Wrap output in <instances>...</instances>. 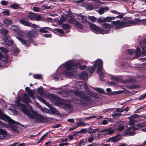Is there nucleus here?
Listing matches in <instances>:
<instances>
[{
    "label": "nucleus",
    "instance_id": "c03bdc74",
    "mask_svg": "<svg viewBox=\"0 0 146 146\" xmlns=\"http://www.w3.org/2000/svg\"><path fill=\"white\" fill-rule=\"evenodd\" d=\"M38 92L40 94L41 96L44 94V92L43 90V88L42 87H39L38 88Z\"/></svg>",
    "mask_w": 146,
    "mask_h": 146
},
{
    "label": "nucleus",
    "instance_id": "79ce46f5",
    "mask_svg": "<svg viewBox=\"0 0 146 146\" xmlns=\"http://www.w3.org/2000/svg\"><path fill=\"white\" fill-rule=\"evenodd\" d=\"M2 13L3 15L5 16H8L10 15L9 10L8 9H7L2 11Z\"/></svg>",
    "mask_w": 146,
    "mask_h": 146
},
{
    "label": "nucleus",
    "instance_id": "de8ad7c7",
    "mask_svg": "<svg viewBox=\"0 0 146 146\" xmlns=\"http://www.w3.org/2000/svg\"><path fill=\"white\" fill-rule=\"evenodd\" d=\"M2 59V61L4 62L7 63H8L9 61V57L7 56H4L3 59Z\"/></svg>",
    "mask_w": 146,
    "mask_h": 146
},
{
    "label": "nucleus",
    "instance_id": "473e14b6",
    "mask_svg": "<svg viewBox=\"0 0 146 146\" xmlns=\"http://www.w3.org/2000/svg\"><path fill=\"white\" fill-rule=\"evenodd\" d=\"M8 31L6 29L2 28L0 29V33L4 36V37H7V35L8 33Z\"/></svg>",
    "mask_w": 146,
    "mask_h": 146
},
{
    "label": "nucleus",
    "instance_id": "393cba45",
    "mask_svg": "<svg viewBox=\"0 0 146 146\" xmlns=\"http://www.w3.org/2000/svg\"><path fill=\"white\" fill-rule=\"evenodd\" d=\"M65 106V110L67 112L70 113L72 111L73 109L71 105L69 104H66Z\"/></svg>",
    "mask_w": 146,
    "mask_h": 146
},
{
    "label": "nucleus",
    "instance_id": "13d9d810",
    "mask_svg": "<svg viewBox=\"0 0 146 146\" xmlns=\"http://www.w3.org/2000/svg\"><path fill=\"white\" fill-rule=\"evenodd\" d=\"M141 52V50L140 49L139 47H137L135 51V53L138 56L139 55Z\"/></svg>",
    "mask_w": 146,
    "mask_h": 146
},
{
    "label": "nucleus",
    "instance_id": "5701e85b",
    "mask_svg": "<svg viewBox=\"0 0 146 146\" xmlns=\"http://www.w3.org/2000/svg\"><path fill=\"white\" fill-rule=\"evenodd\" d=\"M46 105L49 108L50 110L51 111L52 113H54V114H57L58 113V111L56 110V109L54 108L51 104L49 103H47L46 104Z\"/></svg>",
    "mask_w": 146,
    "mask_h": 146
},
{
    "label": "nucleus",
    "instance_id": "a19ab883",
    "mask_svg": "<svg viewBox=\"0 0 146 146\" xmlns=\"http://www.w3.org/2000/svg\"><path fill=\"white\" fill-rule=\"evenodd\" d=\"M36 14L35 13L34 18V20L39 21H40L42 19V16L40 15H36Z\"/></svg>",
    "mask_w": 146,
    "mask_h": 146
},
{
    "label": "nucleus",
    "instance_id": "0eeeda50",
    "mask_svg": "<svg viewBox=\"0 0 146 146\" xmlns=\"http://www.w3.org/2000/svg\"><path fill=\"white\" fill-rule=\"evenodd\" d=\"M90 28L93 32L96 34H103L104 29L98 27L95 25L91 23L90 25Z\"/></svg>",
    "mask_w": 146,
    "mask_h": 146
},
{
    "label": "nucleus",
    "instance_id": "09e8293b",
    "mask_svg": "<svg viewBox=\"0 0 146 146\" xmlns=\"http://www.w3.org/2000/svg\"><path fill=\"white\" fill-rule=\"evenodd\" d=\"M137 118H140V117L139 115L136 114H135L128 117V119H137Z\"/></svg>",
    "mask_w": 146,
    "mask_h": 146
},
{
    "label": "nucleus",
    "instance_id": "9d476101",
    "mask_svg": "<svg viewBox=\"0 0 146 146\" xmlns=\"http://www.w3.org/2000/svg\"><path fill=\"white\" fill-rule=\"evenodd\" d=\"M134 21H129L128 22L131 24H133L135 25H139L146 23V19L141 20L139 19L135 18L134 19Z\"/></svg>",
    "mask_w": 146,
    "mask_h": 146
},
{
    "label": "nucleus",
    "instance_id": "7c9ffc66",
    "mask_svg": "<svg viewBox=\"0 0 146 146\" xmlns=\"http://www.w3.org/2000/svg\"><path fill=\"white\" fill-rule=\"evenodd\" d=\"M62 27L63 29L67 30L66 31V33H68L70 32V30H68V29L70 28V25L69 24H68L64 23L62 25Z\"/></svg>",
    "mask_w": 146,
    "mask_h": 146
},
{
    "label": "nucleus",
    "instance_id": "ddd939ff",
    "mask_svg": "<svg viewBox=\"0 0 146 146\" xmlns=\"http://www.w3.org/2000/svg\"><path fill=\"white\" fill-rule=\"evenodd\" d=\"M69 21L72 23H74L77 28H78L80 29H83V25L80 23L78 21L74 20L72 17H70V18L69 20Z\"/></svg>",
    "mask_w": 146,
    "mask_h": 146
},
{
    "label": "nucleus",
    "instance_id": "c9c22d12",
    "mask_svg": "<svg viewBox=\"0 0 146 146\" xmlns=\"http://www.w3.org/2000/svg\"><path fill=\"white\" fill-rule=\"evenodd\" d=\"M19 5L17 3H13L10 5V7L13 9H17L19 8Z\"/></svg>",
    "mask_w": 146,
    "mask_h": 146
},
{
    "label": "nucleus",
    "instance_id": "6e6552de",
    "mask_svg": "<svg viewBox=\"0 0 146 146\" xmlns=\"http://www.w3.org/2000/svg\"><path fill=\"white\" fill-rule=\"evenodd\" d=\"M18 39L22 43L25 45L26 47H28L30 46V43H33V44L35 46H37V43L35 42H33V40L32 38L28 39V40L23 39L22 38L20 37H17Z\"/></svg>",
    "mask_w": 146,
    "mask_h": 146
},
{
    "label": "nucleus",
    "instance_id": "aec40b11",
    "mask_svg": "<svg viewBox=\"0 0 146 146\" xmlns=\"http://www.w3.org/2000/svg\"><path fill=\"white\" fill-rule=\"evenodd\" d=\"M109 10V8L108 7H102L100 8L97 11L100 15L103 14L105 12L108 11Z\"/></svg>",
    "mask_w": 146,
    "mask_h": 146
},
{
    "label": "nucleus",
    "instance_id": "412c9836",
    "mask_svg": "<svg viewBox=\"0 0 146 146\" xmlns=\"http://www.w3.org/2000/svg\"><path fill=\"white\" fill-rule=\"evenodd\" d=\"M2 23L4 25L5 27H7L13 24L12 20L8 19H6L3 20Z\"/></svg>",
    "mask_w": 146,
    "mask_h": 146
},
{
    "label": "nucleus",
    "instance_id": "5fc2aeb1",
    "mask_svg": "<svg viewBox=\"0 0 146 146\" xmlns=\"http://www.w3.org/2000/svg\"><path fill=\"white\" fill-rule=\"evenodd\" d=\"M0 50L2 52L5 53H7L8 52V50L7 49L3 47H0Z\"/></svg>",
    "mask_w": 146,
    "mask_h": 146
},
{
    "label": "nucleus",
    "instance_id": "f8f14e48",
    "mask_svg": "<svg viewBox=\"0 0 146 146\" xmlns=\"http://www.w3.org/2000/svg\"><path fill=\"white\" fill-rule=\"evenodd\" d=\"M102 27L106 29L104 30L103 34L109 33L110 32V30L111 26L110 25L107 23H104L102 25Z\"/></svg>",
    "mask_w": 146,
    "mask_h": 146
},
{
    "label": "nucleus",
    "instance_id": "1a4fd4ad",
    "mask_svg": "<svg viewBox=\"0 0 146 146\" xmlns=\"http://www.w3.org/2000/svg\"><path fill=\"white\" fill-rule=\"evenodd\" d=\"M94 66H97V72L98 74L101 71L103 66V62L101 59H98L94 64Z\"/></svg>",
    "mask_w": 146,
    "mask_h": 146
},
{
    "label": "nucleus",
    "instance_id": "a18cd8bd",
    "mask_svg": "<svg viewBox=\"0 0 146 146\" xmlns=\"http://www.w3.org/2000/svg\"><path fill=\"white\" fill-rule=\"evenodd\" d=\"M48 133V132H47L44 134L39 139L38 141V143H40L47 136Z\"/></svg>",
    "mask_w": 146,
    "mask_h": 146
},
{
    "label": "nucleus",
    "instance_id": "bf43d9fd",
    "mask_svg": "<svg viewBox=\"0 0 146 146\" xmlns=\"http://www.w3.org/2000/svg\"><path fill=\"white\" fill-rule=\"evenodd\" d=\"M123 107L116 108L115 109V112L117 113H121V112H123Z\"/></svg>",
    "mask_w": 146,
    "mask_h": 146
},
{
    "label": "nucleus",
    "instance_id": "e2e57ef3",
    "mask_svg": "<svg viewBox=\"0 0 146 146\" xmlns=\"http://www.w3.org/2000/svg\"><path fill=\"white\" fill-rule=\"evenodd\" d=\"M41 7L44 8V9H51V6H47L45 4L43 5Z\"/></svg>",
    "mask_w": 146,
    "mask_h": 146
},
{
    "label": "nucleus",
    "instance_id": "72a5a7b5",
    "mask_svg": "<svg viewBox=\"0 0 146 146\" xmlns=\"http://www.w3.org/2000/svg\"><path fill=\"white\" fill-rule=\"evenodd\" d=\"M110 141L113 142H116L119 141L120 138L119 136H115L110 138Z\"/></svg>",
    "mask_w": 146,
    "mask_h": 146
},
{
    "label": "nucleus",
    "instance_id": "37998d69",
    "mask_svg": "<svg viewBox=\"0 0 146 146\" xmlns=\"http://www.w3.org/2000/svg\"><path fill=\"white\" fill-rule=\"evenodd\" d=\"M88 19L89 20L93 22H95L97 20V18L96 17H94L92 16H88Z\"/></svg>",
    "mask_w": 146,
    "mask_h": 146
},
{
    "label": "nucleus",
    "instance_id": "423d86ee",
    "mask_svg": "<svg viewBox=\"0 0 146 146\" xmlns=\"http://www.w3.org/2000/svg\"><path fill=\"white\" fill-rule=\"evenodd\" d=\"M138 120L136 119H129V125L133 126H136L137 127H146V122L138 124Z\"/></svg>",
    "mask_w": 146,
    "mask_h": 146
},
{
    "label": "nucleus",
    "instance_id": "6e6d98bb",
    "mask_svg": "<svg viewBox=\"0 0 146 146\" xmlns=\"http://www.w3.org/2000/svg\"><path fill=\"white\" fill-rule=\"evenodd\" d=\"M25 90L29 95L33 92L28 87H27L25 88Z\"/></svg>",
    "mask_w": 146,
    "mask_h": 146
},
{
    "label": "nucleus",
    "instance_id": "3c124183",
    "mask_svg": "<svg viewBox=\"0 0 146 146\" xmlns=\"http://www.w3.org/2000/svg\"><path fill=\"white\" fill-rule=\"evenodd\" d=\"M77 126L76 127H78L79 126H82L85 125V124L83 121H80L76 123Z\"/></svg>",
    "mask_w": 146,
    "mask_h": 146
},
{
    "label": "nucleus",
    "instance_id": "dca6fc26",
    "mask_svg": "<svg viewBox=\"0 0 146 146\" xmlns=\"http://www.w3.org/2000/svg\"><path fill=\"white\" fill-rule=\"evenodd\" d=\"M88 74L86 72L84 71L82 72L78 75V78L83 80L88 79Z\"/></svg>",
    "mask_w": 146,
    "mask_h": 146
},
{
    "label": "nucleus",
    "instance_id": "c756f323",
    "mask_svg": "<svg viewBox=\"0 0 146 146\" xmlns=\"http://www.w3.org/2000/svg\"><path fill=\"white\" fill-rule=\"evenodd\" d=\"M47 119H31V121L33 123H43L46 121Z\"/></svg>",
    "mask_w": 146,
    "mask_h": 146
},
{
    "label": "nucleus",
    "instance_id": "ea45409f",
    "mask_svg": "<svg viewBox=\"0 0 146 146\" xmlns=\"http://www.w3.org/2000/svg\"><path fill=\"white\" fill-rule=\"evenodd\" d=\"M115 19V18L114 17H107L105 18H104V22H110L112 20H114Z\"/></svg>",
    "mask_w": 146,
    "mask_h": 146
},
{
    "label": "nucleus",
    "instance_id": "20e7f679",
    "mask_svg": "<svg viewBox=\"0 0 146 146\" xmlns=\"http://www.w3.org/2000/svg\"><path fill=\"white\" fill-rule=\"evenodd\" d=\"M8 123L10 128L13 131L18 133L21 129H23L27 127L12 119H3Z\"/></svg>",
    "mask_w": 146,
    "mask_h": 146
},
{
    "label": "nucleus",
    "instance_id": "e433bc0d",
    "mask_svg": "<svg viewBox=\"0 0 146 146\" xmlns=\"http://www.w3.org/2000/svg\"><path fill=\"white\" fill-rule=\"evenodd\" d=\"M113 113H114L112 114L111 115L114 118H118L122 115L121 113H117L115 111H114Z\"/></svg>",
    "mask_w": 146,
    "mask_h": 146
},
{
    "label": "nucleus",
    "instance_id": "f257e3e1",
    "mask_svg": "<svg viewBox=\"0 0 146 146\" xmlns=\"http://www.w3.org/2000/svg\"><path fill=\"white\" fill-rule=\"evenodd\" d=\"M17 106L21 107V111L25 113L28 117L31 119H45V117L41 115L38 114L36 111L33 110L31 107L30 110L27 109L26 106L19 101L16 104Z\"/></svg>",
    "mask_w": 146,
    "mask_h": 146
},
{
    "label": "nucleus",
    "instance_id": "69168bd1",
    "mask_svg": "<svg viewBox=\"0 0 146 146\" xmlns=\"http://www.w3.org/2000/svg\"><path fill=\"white\" fill-rule=\"evenodd\" d=\"M115 109V108H109L106 109H104L103 111V112L104 113H106L109 111H111V110H113L114 111Z\"/></svg>",
    "mask_w": 146,
    "mask_h": 146
},
{
    "label": "nucleus",
    "instance_id": "4be33fe9",
    "mask_svg": "<svg viewBox=\"0 0 146 146\" xmlns=\"http://www.w3.org/2000/svg\"><path fill=\"white\" fill-rule=\"evenodd\" d=\"M79 85V87L77 88L78 89H82L84 88H86L87 87V84L84 82H79L78 84L76 85V86Z\"/></svg>",
    "mask_w": 146,
    "mask_h": 146
},
{
    "label": "nucleus",
    "instance_id": "2f4dec72",
    "mask_svg": "<svg viewBox=\"0 0 146 146\" xmlns=\"http://www.w3.org/2000/svg\"><path fill=\"white\" fill-rule=\"evenodd\" d=\"M7 135V132L3 129H0V139H3Z\"/></svg>",
    "mask_w": 146,
    "mask_h": 146
},
{
    "label": "nucleus",
    "instance_id": "8fccbe9b",
    "mask_svg": "<svg viewBox=\"0 0 146 146\" xmlns=\"http://www.w3.org/2000/svg\"><path fill=\"white\" fill-rule=\"evenodd\" d=\"M33 77L34 78L37 79H39L40 78L42 79V76L40 74L34 75H33Z\"/></svg>",
    "mask_w": 146,
    "mask_h": 146
},
{
    "label": "nucleus",
    "instance_id": "49530a36",
    "mask_svg": "<svg viewBox=\"0 0 146 146\" xmlns=\"http://www.w3.org/2000/svg\"><path fill=\"white\" fill-rule=\"evenodd\" d=\"M12 30L16 32H18L19 31V28L16 25H13L11 27Z\"/></svg>",
    "mask_w": 146,
    "mask_h": 146
},
{
    "label": "nucleus",
    "instance_id": "c85d7f7f",
    "mask_svg": "<svg viewBox=\"0 0 146 146\" xmlns=\"http://www.w3.org/2000/svg\"><path fill=\"white\" fill-rule=\"evenodd\" d=\"M35 13L32 12H29L27 16L26 17L27 19H29L31 20H34V17Z\"/></svg>",
    "mask_w": 146,
    "mask_h": 146
},
{
    "label": "nucleus",
    "instance_id": "58836bf2",
    "mask_svg": "<svg viewBox=\"0 0 146 146\" xmlns=\"http://www.w3.org/2000/svg\"><path fill=\"white\" fill-rule=\"evenodd\" d=\"M93 89L99 93L102 94L104 93V91L102 89L100 88H95L94 87L93 88Z\"/></svg>",
    "mask_w": 146,
    "mask_h": 146
},
{
    "label": "nucleus",
    "instance_id": "052dcab7",
    "mask_svg": "<svg viewBox=\"0 0 146 146\" xmlns=\"http://www.w3.org/2000/svg\"><path fill=\"white\" fill-rule=\"evenodd\" d=\"M1 4L2 5L6 6L8 4V3L7 1L5 0H2L1 1Z\"/></svg>",
    "mask_w": 146,
    "mask_h": 146
},
{
    "label": "nucleus",
    "instance_id": "cd10ccee",
    "mask_svg": "<svg viewBox=\"0 0 146 146\" xmlns=\"http://www.w3.org/2000/svg\"><path fill=\"white\" fill-rule=\"evenodd\" d=\"M96 68V66H94V65L93 66L88 67L87 70L91 74H92L94 73V71Z\"/></svg>",
    "mask_w": 146,
    "mask_h": 146
},
{
    "label": "nucleus",
    "instance_id": "a878e982",
    "mask_svg": "<svg viewBox=\"0 0 146 146\" xmlns=\"http://www.w3.org/2000/svg\"><path fill=\"white\" fill-rule=\"evenodd\" d=\"M51 30V28L48 27H45L40 29L39 31L41 33H49L48 30L50 31Z\"/></svg>",
    "mask_w": 146,
    "mask_h": 146
},
{
    "label": "nucleus",
    "instance_id": "f03ea898",
    "mask_svg": "<svg viewBox=\"0 0 146 146\" xmlns=\"http://www.w3.org/2000/svg\"><path fill=\"white\" fill-rule=\"evenodd\" d=\"M74 93L79 97V99H76L75 100L76 101L75 103L82 105H84L89 106L91 104V98L89 94L85 93L84 92L76 90Z\"/></svg>",
    "mask_w": 146,
    "mask_h": 146
},
{
    "label": "nucleus",
    "instance_id": "680f3d73",
    "mask_svg": "<svg viewBox=\"0 0 146 146\" xmlns=\"http://www.w3.org/2000/svg\"><path fill=\"white\" fill-rule=\"evenodd\" d=\"M141 53L143 55H146V50L145 47H142Z\"/></svg>",
    "mask_w": 146,
    "mask_h": 146
},
{
    "label": "nucleus",
    "instance_id": "4468645a",
    "mask_svg": "<svg viewBox=\"0 0 146 146\" xmlns=\"http://www.w3.org/2000/svg\"><path fill=\"white\" fill-rule=\"evenodd\" d=\"M19 21L20 23L24 26L29 27L32 25V23L27 21L25 18H22L20 19Z\"/></svg>",
    "mask_w": 146,
    "mask_h": 146
},
{
    "label": "nucleus",
    "instance_id": "4c0bfd02",
    "mask_svg": "<svg viewBox=\"0 0 146 146\" xmlns=\"http://www.w3.org/2000/svg\"><path fill=\"white\" fill-rule=\"evenodd\" d=\"M57 96L53 94H49L48 96V97L50 100L53 101H55L56 100Z\"/></svg>",
    "mask_w": 146,
    "mask_h": 146
},
{
    "label": "nucleus",
    "instance_id": "b1692460",
    "mask_svg": "<svg viewBox=\"0 0 146 146\" xmlns=\"http://www.w3.org/2000/svg\"><path fill=\"white\" fill-rule=\"evenodd\" d=\"M78 19L79 20L80 22L85 23L87 21V18L86 16L84 15H80L79 16Z\"/></svg>",
    "mask_w": 146,
    "mask_h": 146
},
{
    "label": "nucleus",
    "instance_id": "603ef678",
    "mask_svg": "<svg viewBox=\"0 0 146 146\" xmlns=\"http://www.w3.org/2000/svg\"><path fill=\"white\" fill-rule=\"evenodd\" d=\"M146 97V92L144 93L142 95L140 96L138 99L139 100H143Z\"/></svg>",
    "mask_w": 146,
    "mask_h": 146
},
{
    "label": "nucleus",
    "instance_id": "864d4df0",
    "mask_svg": "<svg viewBox=\"0 0 146 146\" xmlns=\"http://www.w3.org/2000/svg\"><path fill=\"white\" fill-rule=\"evenodd\" d=\"M97 22L98 23H104V18L100 17L97 20Z\"/></svg>",
    "mask_w": 146,
    "mask_h": 146
},
{
    "label": "nucleus",
    "instance_id": "bb28decb",
    "mask_svg": "<svg viewBox=\"0 0 146 146\" xmlns=\"http://www.w3.org/2000/svg\"><path fill=\"white\" fill-rule=\"evenodd\" d=\"M125 126L124 124L121 122L118 124L117 129L119 131H121L124 129Z\"/></svg>",
    "mask_w": 146,
    "mask_h": 146
},
{
    "label": "nucleus",
    "instance_id": "f3484780",
    "mask_svg": "<svg viewBox=\"0 0 146 146\" xmlns=\"http://www.w3.org/2000/svg\"><path fill=\"white\" fill-rule=\"evenodd\" d=\"M10 39V37L9 36L3 37V39L7 45L10 46H12L13 41V40H9Z\"/></svg>",
    "mask_w": 146,
    "mask_h": 146
},
{
    "label": "nucleus",
    "instance_id": "774afa93",
    "mask_svg": "<svg viewBox=\"0 0 146 146\" xmlns=\"http://www.w3.org/2000/svg\"><path fill=\"white\" fill-rule=\"evenodd\" d=\"M100 131V129L99 128H97L93 129V130L91 131V133H94L97 132L99 131Z\"/></svg>",
    "mask_w": 146,
    "mask_h": 146
},
{
    "label": "nucleus",
    "instance_id": "0e129e2a",
    "mask_svg": "<svg viewBox=\"0 0 146 146\" xmlns=\"http://www.w3.org/2000/svg\"><path fill=\"white\" fill-rule=\"evenodd\" d=\"M38 97V98L39 99V100H40L42 103L44 104H46V103L47 102L44 99L39 97Z\"/></svg>",
    "mask_w": 146,
    "mask_h": 146
},
{
    "label": "nucleus",
    "instance_id": "f704fd0d",
    "mask_svg": "<svg viewBox=\"0 0 146 146\" xmlns=\"http://www.w3.org/2000/svg\"><path fill=\"white\" fill-rule=\"evenodd\" d=\"M0 119H11L5 114L3 113L2 110L0 109Z\"/></svg>",
    "mask_w": 146,
    "mask_h": 146
},
{
    "label": "nucleus",
    "instance_id": "7ed1b4c3",
    "mask_svg": "<svg viewBox=\"0 0 146 146\" xmlns=\"http://www.w3.org/2000/svg\"><path fill=\"white\" fill-rule=\"evenodd\" d=\"M80 65L81 64L80 62L77 63L75 62L67 63L66 64V69L63 71L62 73L66 76H72L74 74V69H77Z\"/></svg>",
    "mask_w": 146,
    "mask_h": 146
},
{
    "label": "nucleus",
    "instance_id": "6ab92c4d",
    "mask_svg": "<svg viewBox=\"0 0 146 146\" xmlns=\"http://www.w3.org/2000/svg\"><path fill=\"white\" fill-rule=\"evenodd\" d=\"M55 101V104L56 106L62 105L64 104L63 100L58 96Z\"/></svg>",
    "mask_w": 146,
    "mask_h": 146
},
{
    "label": "nucleus",
    "instance_id": "2eb2a0df",
    "mask_svg": "<svg viewBox=\"0 0 146 146\" xmlns=\"http://www.w3.org/2000/svg\"><path fill=\"white\" fill-rule=\"evenodd\" d=\"M113 129L109 128L104 129L100 131V133H104L106 135L112 134L114 132Z\"/></svg>",
    "mask_w": 146,
    "mask_h": 146
},
{
    "label": "nucleus",
    "instance_id": "a211bd4d",
    "mask_svg": "<svg viewBox=\"0 0 146 146\" xmlns=\"http://www.w3.org/2000/svg\"><path fill=\"white\" fill-rule=\"evenodd\" d=\"M38 30L36 29L29 31L27 34V36L30 38H33L36 37V32H37Z\"/></svg>",
    "mask_w": 146,
    "mask_h": 146
},
{
    "label": "nucleus",
    "instance_id": "4d7b16f0",
    "mask_svg": "<svg viewBox=\"0 0 146 146\" xmlns=\"http://www.w3.org/2000/svg\"><path fill=\"white\" fill-rule=\"evenodd\" d=\"M86 9L88 10H91L94 9V7L92 5H88L86 7Z\"/></svg>",
    "mask_w": 146,
    "mask_h": 146
},
{
    "label": "nucleus",
    "instance_id": "9b49d317",
    "mask_svg": "<svg viewBox=\"0 0 146 146\" xmlns=\"http://www.w3.org/2000/svg\"><path fill=\"white\" fill-rule=\"evenodd\" d=\"M131 127H130L128 129V131H126L125 133L126 134L129 135V136H132L135 135V134L134 131L137 130L138 128L137 127H135V126H133L132 125H130Z\"/></svg>",
    "mask_w": 146,
    "mask_h": 146
},
{
    "label": "nucleus",
    "instance_id": "338daca9",
    "mask_svg": "<svg viewBox=\"0 0 146 146\" xmlns=\"http://www.w3.org/2000/svg\"><path fill=\"white\" fill-rule=\"evenodd\" d=\"M111 79L113 80L119 82V81L120 79L118 77H115V76H111Z\"/></svg>",
    "mask_w": 146,
    "mask_h": 146
},
{
    "label": "nucleus",
    "instance_id": "39448f33",
    "mask_svg": "<svg viewBox=\"0 0 146 146\" xmlns=\"http://www.w3.org/2000/svg\"><path fill=\"white\" fill-rule=\"evenodd\" d=\"M129 21L122 20L121 21L120 20H118L116 21H112L111 23L114 27H115L117 29H119L126 26L134 25L133 24H131L128 23V21Z\"/></svg>",
    "mask_w": 146,
    "mask_h": 146
}]
</instances>
